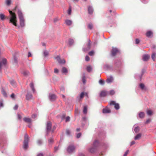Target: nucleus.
Here are the masks:
<instances>
[{
	"label": "nucleus",
	"instance_id": "1",
	"mask_svg": "<svg viewBox=\"0 0 156 156\" xmlns=\"http://www.w3.org/2000/svg\"><path fill=\"white\" fill-rule=\"evenodd\" d=\"M9 23H12L15 26H17V19L15 13L12 11L9 10Z\"/></svg>",
	"mask_w": 156,
	"mask_h": 156
},
{
	"label": "nucleus",
	"instance_id": "2",
	"mask_svg": "<svg viewBox=\"0 0 156 156\" xmlns=\"http://www.w3.org/2000/svg\"><path fill=\"white\" fill-rule=\"evenodd\" d=\"M18 14L20 20V25L22 27H23L25 25V23L22 13L21 11L19 10L18 11Z\"/></svg>",
	"mask_w": 156,
	"mask_h": 156
},
{
	"label": "nucleus",
	"instance_id": "3",
	"mask_svg": "<svg viewBox=\"0 0 156 156\" xmlns=\"http://www.w3.org/2000/svg\"><path fill=\"white\" fill-rule=\"evenodd\" d=\"M29 140L28 135L25 133L24 136L23 148L24 149H27L28 147V143Z\"/></svg>",
	"mask_w": 156,
	"mask_h": 156
},
{
	"label": "nucleus",
	"instance_id": "4",
	"mask_svg": "<svg viewBox=\"0 0 156 156\" xmlns=\"http://www.w3.org/2000/svg\"><path fill=\"white\" fill-rule=\"evenodd\" d=\"M99 143L97 140H95L93 143V147L89 149V151L91 153H94L97 147L99 145Z\"/></svg>",
	"mask_w": 156,
	"mask_h": 156
},
{
	"label": "nucleus",
	"instance_id": "5",
	"mask_svg": "<svg viewBox=\"0 0 156 156\" xmlns=\"http://www.w3.org/2000/svg\"><path fill=\"white\" fill-rule=\"evenodd\" d=\"M7 60L6 59L3 58L0 62V72L3 69L5 68L6 66Z\"/></svg>",
	"mask_w": 156,
	"mask_h": 156
},
{
	"label": "nucleus",
	"instance_id": "6",
	"mask_svg": "<svg viewBox=\"0 0 156 156\" xmlns=\"http://www.w3.org/2000/svg\"><path fill=\"white\" fill-rule=\"evenodd\" d=\"M52 124L50 122H48L46 124V135H48L49 132L51 130Z\"/></svg>",
	"mask_w": 156,
	"mask_h": 156
},
{
	"label": "nucleus",
	"instance_id": "7",
	"mask_svg": "<svg viewBox=\"0 0 156 156\" xmlns=\"http://www.w3.org/2000/svg\"><path fill=\"white\" fill-rule=\"evenodd\" d=\"M85 47L83 48V50L84 51H86L89 50L91 48L90 41L89 40V42L85 45Z\"/></svg>",
	"mask_w": 156,
	"mask_h": 156
},
{
	"label": "nucleus",
	"instance_id": "8",
	"mask_svg": "<svg viewBox=\"0 0 156 156\" xmlns=\"http://www.w3.org/2000/svg\"><path fill=\"white\" fill-rule=\"evenodd\" d=\"M110 105H114V108L116 110H118L119 109L120 106L119 104L118 103H116L114 101H111L110 102Z\"/></svg>",
	"mask_w": 156,
	"mask_h": 156
},
{
	"label": "nucleus",
	"instance_id": "9",
	"mask_svg": "<svg viewBox=\"0 0 156 156\" xmlns=\"http://www.w3.org/2000/svg\"><path fill=\"white\" fill-rule=\"evenodd\" d=\"M75 147L73 145H69L67 148V151L69 153L71 154L75 151Z\"/></svg>",
	"mask_w": 156,
	"mask_h": 156
},
{
	"label": "nucleus",
	"instance_id": "10",
	"mask_svg": "<svg viewBox=\"0 0 156 156\" xmlns=\"http://www.w3.org/2000/svg\"><path fill=\"white\" fill-rule=\"evenodd\" d=\"M119 51L117 48H113L111 51V55L112 56H115L119 52Z\"/></svg>",
	"mask_w": 156,
	"mask_h": 156
},
{
	"label": "nucleus",
	"instance_id": "11",
	"mask_svg": "<svg viewBox=\"0 0 156 156\" xmlns=\"http://www.w3.org/2000/svg\"><path fill=\"white\" fill-rule=\"evenodd\" d=\"M49 99L51 101H53L56 98V96L54 94H50L49 95Z\"/></svg>",
	"mask_w": 156,
	"mask_h": 156
},
{
	"label": "nucleus",
	"instance_id": "12",
	"mask_svg": "<svg viewBox=\"0 0 156 156\" xmlns=\"http://www.w3.org/2000/svg\"><path fill=\"white\" fill-rule=\"evenodd\" d=\"M108 91L105 90L101 91L100 94V96L101 97H105L107 95H108Z\"/></svg>",
	"mask_w": 156,
	"mask_h": 156
},
{
	"label": "nucleus",
	"instance_id": "13",
	"mask_svg": "<svg viewBox=\"0 0 156 156\" xmlns=\"http://www.w3.org/2000/svg\"><path fill=\"white\" fill-rule=\"evenodd\" d=\"M55 58L57 60L58 63L60 64L64 63L65 62V60L64 59H61L58 56L56 57Z\"/></svg>",
	"mask_w": 156,
	"mask_h": 156
},
{
	"label": "nucleus",
	"instance_id": "14",
	"mask_svg": "<svg viewBox=\"0 0 156 156\" xmlns=\"http://www.w3.org/2000/svg\"><path fill=\"white\" fill-rule=\"evenodd\" d=\"M150 58V56L148 55H143V59L144 61H147Z\"/></svg>",
	"mask_w": 156,
	"mask_h": 156
},
{
	"label": "nucleus",
	"instance_id": "15",
	"mask_svg": "<svg viewBox=\"0 0 156 156\" xmlns=\"http://www.w3.org/2000/svg\"><path fill=\"white\" fill-rule=\"evenodd\" d=\"M102 112L104 113H109L111 112V110L108 108H106L103 109Z\"/></svg>",
	"mask_w": 156,
	"mask_h": 156
},
{
	"label": "nucleus",
	"instance_id": "16",
	"mask_svg": "<svg viewBox=\"0 0 156 156\" xmlns=\"http://www.w3.org/2000/svg\"><path fill=\"white\" fill-rule=\"evenodd\" d=\"M103 68L105 70H110L112 69V67L109 65L106 64L104 66Z\"/></svg>",
	"mask_w": 156,
	"mask_h": 156
},
{
	"label": "nucleus",
	"instance_id": "17",
	"mask_svg": "<svg viewBox=\"0 0 156 156\" xmlns=\"http://www.w3.org/2000/svg\"><path fill=\"white\" fill-rule=\"evenodd\" d=\"M114 79L112 76H110L106 80V82L108 83H111L112 82Z\"/></svg>",
	"mask_w": 156,
	"mask_h": 156
},
{
	"label": "nucleus",
	"instance_id": "18",
	"mask_svg": "<svg viewBox=\"0 0 156 156\" xmlns=\"http://www.w3.org/2000/svg\"><path fill=\"white\" fill-rule=\"evenodd\" d=\"M23 120L25 122L27 123H30L31 122V119L29 118L25 117L23 119Z\"/></svg>",
	"mask_w": 156,
	"mask_h": 156
},
{
	"label": "nucleus",
	"instance_id": "19",
	"mask_svg": "<svg viewBox=\"0 0 156 156\" xmlns=\"http://www.w3.org/2000/svg\"><path fill=\"white\" fill-rule=\"evenodd\" d=\"M88 13L90 14H91L93 12V9L91 6H89L88 8Z\"/></svg>",
	"mask_w": 156,
	"mask_h": 156
},
{
	"label": "nucleus",
	"instance_id": "20",
	"mask_svg": "<svg viewBox=\"0 0 156 156\" xmlns=\"http://www.w3.org/2000/svg\"><path fill=\"white\" fill-rule=\"evenodd\" d=\"M146 35L147 37H150L152 35L153 33L151 31H149L146 33Z\"/></svg>",
	"mask_w": 156,
	"mask_h": 156
},
{
	"label": "nucleus",
	"instance_id": "21",
	"mask_svg": "<svg viewBox=\"0 0 156 156\" xmlns=\"http://www.w3.org/2000/svg\"><path fill=\"white\" fill-rule=\"evenodd\" d=\"M65 23L67 25L70 26L72 24V21L70 20H65Z\"/></svg>",
	"mask_w": 156,
	"mask_h": 156
},
{
	"label": "nucleus",
	"instance_id": "22",
	"mask_svg": "<svg viewBox=\"0 0 156 156\" xmlns=\"http://www.w3.org/2000/svg\"><path fill=\"white\" fill-rule=\"evenodd\" d=\"M32 98V94H30L28 93L26 96V99L27 100H30Z\"/></svg>",
	"mask_w": 156,
	"mask_h": 156
},
{
	"label": "nucleus",
	"instance_id": "23",
	"mask_svg": "<svg viewBox=\"0 0 156 156\" xmlns=\"http://www.w3.org/2000/svg\"><path fill=\"white\" fill-rule=\"evenodd\" d=\"M147 113L148 115H151L153 114V112L150 109H147Z\"/></svg>",
	"mask_w": 156,
	"mask_h": 156
},
{
	"label": "nucleus",
	"instance_id": "24",
	"mask_svg": "<svg viewBox=\"0 0 156 156\" xmlns=\"http://www.w3.org/2000/svg\"><path fill=\"white\" fill-rule=\"evenodd\" d=\"M30 86L33 92L34 93L35 91V89L34 88V83L33 82H31L30 83Z\"/></svg>",
	"mask_w": 156,
	"mask_h": 156
},
{
	"label": "nucleus",
	"instance_id": "25",
	"mask_svg": "<svg viewBox=\"0 0 156 156\" xmlns=\"http://www.w3.org/2000/svg\"><path fill=\"white\" fill-rule=\"evenodd\" d=\"M87 106H85L84 107L83 110V114H86L87 112Z\"/></svg>",
	"mask_w": 156,
	"mask_h": 156
},
{
	"label": "nucleus",
	"instance_id": "26",
	"mask_svg": "<svg viewBox=\"0 0 156 156\" xmlns=\"http://www.w3.org/2000/svg\"><path fill=\"white\" fill-rule=\"evenodd\" d=\"M62 72L63 73H67V70L65 67H63L62 68Z\"/></svg>",
	"mask_w": 156,
	"mask_h": 156
},
{
	"label": "nucleus",
	"instance_id": "27",
	"mask_svg": "<svg viewBox=\"0 0 156 156\" xmlns=\"http://www.w3.org/2000/svg\"><path fill=\"white\" fill-rule=\"evenodd\" d=\"M141 134L140 133H139L136 136L134 139L135 140H138L141 137Z\"/></svg>",
	"mask_w": 156,
	"mask_h": 156
},
{
	"label": "nucleus",
	"instance_id": "28",
	"mask_svg": "<svg viewBox=\"0 0 156 156\" xmlns=\"http://www.w3.org/2000/svg\"><path fill=\"white\" fill-rule=\"evenodd\" d=\"M10 82L11 85L14 87H15L16 86V83L14 80H11Z\"/></svg>",
	"mask_w": 156,
	"mask_h": 156
},
{
	"label": "nucleus",
	"instance_id": "29",
	"mask_svg": "<svg viewBox=\"0 0 156 156\" xmlns=\"http://www.w3.org/2000/svg\"><path fill=\"white\" fill-rule=\"evenodd\" d=\"M82 80L83 83L84 84H85V83H86V79H85V73H84L83 74V76H82Z\"/></svg>",
	"mask_w": 156,
	"mask_h": 156
},
{
	"label": "nucleus",
	"instance_id": "30",
	"mask_svg": "<svg viewBox=\"0 0 156 156\" xmlns=\"http://www.w3.org/2000/svg\"><path fill=\"white\" fill-rule=\"evenodd\" d=\"M139 115L140 118H142L144 117L145 114L144 112H141L139 113Z\"/></svg>",
	"mask_w": 156,
	"mask_h": 156
},
{
	"label": "nucleus",
	"instance_id": "31",
	"mask_svg": "<svg viewBox=\"0 0 156 156\" xmlns=\"http://www.w3.org/2000/svg\"><path fill=\"white\" fill-rule=\"evenodd\" d=\"M74 43V41L73 39H70L69 41V44L70 46L72 45Z\"/></svg>",
	"mask_w": 156,
	"mask_h": 156
},
{
	"label": "nucleus",
	"instance_id": "32",
	"mask_svg": "<svg viewBox=\"0 0 156 156\" xmlns=\"http://www.w3.org/2000/svg\"><path fill=\"white\" fill-rule=\"evenodd\" d=\"M108 95H113L115 93V92L113 90H111L109 92H108Z\"/></svg>",
	"mask_w": 156,
	"mask_h": 156
},
{
	"label": "nucleus",
	"instance_id": "33",
	"mask_svg": "<svg viewBox=\"0 0 156 156\" xmlns=\"http://www.w3.org/2000/svg\"><path fill=\"white\" fill-rule=\"evenodd\" d=\"M88 28L90 30L92 29L93 28V24L91 23H89L88 25Z\"/></svg>",
	"mask_w": 156,
	"mask_h": 156
},
{
	"label": "nucleus",
	"instance_id": "34",
	"mask_svg": "<svg viewBox=\"0 0 156 156\" xmlns=\"http://www.w3.org/2000/svg\"><path fill=\"white\" fill-rule=\"evenodd\" d=\"M0 18L1 20H4L5 18V16L3 14L1 13L0 14Z\"/></svg>",
	"mask_w": 156,
	"mask_h": 156
},
{
	"label": "nucleus",
	"instance_id": "35",
	"mask_svg": "<svg viewBox=\"0 0 156 156\" xmlns=\"http://www.w3.org/2000/svg\"><path fill=\"white\" fill-rule=\"evenodd\" d=\"M6 143L7 141H2V143L1 144V146L2 147H3V146L4 147V146H5L6 145Z\"/></svg>",
	"mask_w": 156,
	"mask_h": 156
},
{
	"label": "nucleus",
	"instance_id": "36",
	"mask_svg": "<svg viewBox=\"0 0 156 156\" xmlns=\"http://www.w3.org/2000/svg\"><path fill=\"white\" fill-rule=\"evenodd\" d=\"M43 143L42 140L41 139H39L37 141V143L39 145H41Z\"/></svg>",
	"mask_w": 156,
	"mask_h": 156
},
{
	"label": "nucleus",
	"instance_id": "37",
	"mask_svg": "<svg viewBox=\"0 0 156 156\" xmlns=\"http://www.w3.org/2000/svg\"><path fill=\"white\" fill-rule=\"evenodd\" d=\"M23 74L24 75L26 76L29 74V72L26 70L24 71L23 72Z\"/></svg>",
	"mask_w": 156,
	"mask_h": 156
},
{
	"label": "nucleus",
	"instance_id": "38",
	"mask_svg": "<svg viewBox=\"0 0 156 156\" xmlns=\"http://www.w3.org/2000/svg\"><path fill=\"white\" fill-rule=\"evenodd\" d=\"M92 70V68L90 66H88L87 67V72H90Z\"/></svg>",
	"mask_w": 156,
	"mask_h": 156
},
{
	"label": "nucleus",
	"instance_id": "39",
	"mask_svg": "<svg viewBox=\"0 0 156 156\" xmlns=\"http://www.w3.org/2000/svg\"><path fill=\"white\" fill-rule=\"evenodd\" d=\"M2 94H3V95H4V96L5 97L7 96L6 93L4 89H2Z\"/></svg>",
	"mask_w": 156,
	"mask_h": 156
},
{
	"label": "nucleus",
	"instance_id": "40",
	"mask_svg": "<svg viewBox=\"0 0 156 156\" xmlns=\"http://www.w3.org/2000/svg\"><path fill=\"white\" fill-rule=\"evenodd\" d=\"M139 86H140V88L142 89H144L145 86L144 84H143V83H140V84Z\"/></svg>",
	"mask_w": 156,
	"mask_h": 156
},
{
	"label": "nucleus",
	"instance_id": "41",
	"mask_svg": "<svg viewBox=\"0 0 156 156\" xmlns=\"http://www.w3.org/2000/svg\"><path fill=\"white\" fill-rule=\"evenodd\" d=\"M71 12V7H69L68 11V14L69 15H70Z\"/></svg>",
	"mask_w": 156,
	"mask_h": 156
},
{
	"label": "nucleus",
	"instance_id": "42",
	"mask_svg": "<svg viewBox=\"0 0 156 156\" xmlns=\"http://www.w3.org/2000/svg\"><path fill=\"white\" fill-rule=\"evenodd\" d=\"M151 58L153 61L155 60V53H153L152 54L151 56Z\"/></svg>",
	"mask_w": 156,
	"mask_h": 156
},
{
	"label": "nucleus",
	"instance_id": "43",
	"mask_svg": "<svg viewBox=\"0 0 156 156\" xmlns=\"http://www.w3.org/2000/svg\"><path fill=\"white\" fill-rule=\"evenodd\" d=\"M99 83L101 85H103L104 84V81L102 80H100L99 81Z\"/></svg>",
	"mask_w": 156,
	"mask_h": 156
},
{
	"label": "nucleus",
	"instance_id": "44",
	"mask_svg": "<svg viewBox=\"0 0 156 156\" xmlns=\"http://www.w3.org/2000/svg\"><path fill=\"white\" fill-rule=\"evenodd\" d=\"M139 128L138 127H136L134 129L135 132L137 133L139 132Z\"/></svg>",
	"mask_w": 156,
	"mask_h": 156
},
{
	"label": "nucleus",
	"instance_id": "45",
	"mask_svg": "<svg viewBox=\"0 0 156 156\" xmlns=\"http://www.w3.org/2000/svg\"><path fill=\"white\" fill-rule=\"evenodd\" d=\"M6 4L7 5H9L11 4V0H6Z\"/></svg>",
	"mask_w": 156,
	"mask_h": 156
},
{
	"label": "nucleus",
	"instance_id": "46",
	"mask_svg": "<svg viewBox=\"0 0 156 156\" xmlns=\"http://www.w3.org/2000/svg\"><path fill=\"white\" fill-rule=\"evenodd\" d=\"M94 53V51H91L89 52V55L90 56H92Z\"/></svg>",
	"mask_w": 156,
	"mask_h": 156
},
{
	"label": "nucleus",
	"instance_id": "47",
	"mask_svg": "<svg viewBox=\"0 0 156 156\" xmlns=\"http://www.w3.org/2000/svg\"><path fill=\"white\" fill-rule=\"evenodd\" d=\"M84 92H82L81 93V94H80V99L82 98H83V96H84Z\"/></svg>",
	"mask_w": 156,
	"mask_h": 156
},
{
	"label": "nucleus",
	"instance_id": "48",
	"mask_svg": "<svg viewBox=\"0 0 156 156\" xmlns=\"http://www.w3.org/2000/svg\"><path fill=\"white\" fill-rule=\"evenodd\" d=\"M48 52L47 51H44V55L45 56H47L48 55Z\"/></svg>",
	"mask_w": 156,
	"mask_h": 156
},
{
	"label": "nucleus",
	"instance_id": "49",
	"mask_svg": "<svg viewBox=\"0 0 156 156\" xmlns=\"http://www.w3.org/2000/svg\"><path fill=\"white\" fill-rule=\"evenodd\" d=\"M53 140L52 138H50L48 140V142L50 144L52 143L53 142Z\"/></svg>",
	"mask_w": 156,
	"mask_h": 156
},
{
	"label": "nucleus",
	"instance_id": "50",
	"mask_svg": "<svg viewBox=\"0 0 156 156\" xmlns=\"http://www.w3.org/2000/svg\"><path fill=\"white\" fill-rule=\"evenodd\" d=\"M81 133H79L78 134H76V137L77 138H80L81 136Z\"/></svg>",
	"mask_w": 156,
	"mask_h": 156
},
{
	"label": "nucleus",
	"instance_id": "51",
	"mask_svg": "<svg viewBox=\"0 0 156 156\" xmlns=\"http://www.w3.org/2000/svg\"><path fill=\"white\" fill-rule=\"evenodd\" d=\"M85 60L87 61H88L90 60V58L88 56H86L85 57Z\"/></svg>",
	"mask_w": 156,
	"mask_h": 156
},
{
	"label": "nucleus",
	"instance_id": "52",
	"mask_svg": "<svg viewBox=\"0 0 156 156\" xmlns=\"http://www.w3.org/2000/svg\"><path fill=\"white\" fill-rule=\"evenodd\" d=\"M70 117L69 116H67L66 118V122L69 121L70 120Z\"/></svg>",
	"mask_w": 156,
	"mask_h": 156
},
{
	"label": "nucleus",
	"instance_id": "53",
	"mask_svg": "<svg viewBox=\"0 0 156 156\" xmlns=\"http://www.w3.org/2000/svg\"><path fill=\"white\" fill-rule=\"evenodd\" d=\"M66 133L67 135H69L70 133V131L69 129L67 130H66Z\"/></svg>",
	"mask_w": 156,
	"mask_h": 156
},
{
	"label": "nucleus",
	"instance_id": "54",
	"mask_svg": "<svg viewBox=\"0 0 156 156\" xmlns=\"http://www.w3.org/2000/svg\"><path fill=\"white\" fill-rule=\"evenodd\" d=\"M54 72L55 73H57L58 72V70L57 69H55L54 70Z\"/></svg>",
	"mask_w": 156,
	"mask_h": 156
},
{
	"label": "nucleus",
	"instance_id": "55",
	"mask_svg": "<svg viewBox=\"0 0 156 156\" xmlns=\"http://www.w3.org/2000/svg\"><path fill=\"white\" fill-rule=\"evenodd\" d=\"M18 105H16L14 107L13 109L15 110H16L18 109Z\"/></svg>",
	"mask_w": 156,
	"mask_h": 156
},
{
	"label": "nucleus",
	"instance_id": "56",
	"mask_svg": "<svg viewBox=\"0 0 156 156\" xmlns=\"http://www.w3.org/2000/svg\"><path fill=\"white\" fill-rule=\"evenodd\" d=\"M151 121V119H148L146 121V122L145 123L146 124H148V123H149V122H150Z\"/></svg>",
	"mask_w": 156,
	"mask_h": 156
},
{
	"label": "nucleus",
	"instance_id": "57",
	"mask_svg": "<svg viewBox=\"0 0 156 156\" xmlns=\"http://www.w3.org/2000/svg\"><path fill=\"white\" fill-rule=\"evenodd\" d=\"M31 117L32 118H35L37 117V115L35 114H33L32 115Z\"/></svg>",
	"mask_w": 156,
	"mask_h": 156
},
{
	"label": "nucleus",
	"instance_id": "58",
	"mask_svg": "<svg viewBox=\"0 0 156 156\" xmlns=\"http://www.w3.org/2000/svg\"><path fill=\"white\" fill-rule=\"evenodd\" d=\"M11 97L12 98H15V94L14 93H12L11 95Z\"/></svg>",
	"mask_w": 156,
	"mask_h": 156
},
{
	"label": "nucleus",
	"instance_id": "59",
	"mask_svg": "<svg viewBox=\"0 0 156 156\" xmlns=\"http://www.w3.org/2000/svg\"><path fill=\"white\" fill-rule=\"evenodd\" d=\"M135 42L136 44H138L140 42V40L138 39H136Z\"/></svg>",
	"mask_w": 156,
	"mask_h": 156
},
{
	"label": "nucleus",
	"instance_id": "60",
	"mask_svg": "<svg viewBox=\"0 0 156 156\" xmlns=\"http://www.w3.org/2000/svg\"><path fill=\"white\" fill-rule=\"evenodd\" d=\"M104 148H105L107 147V145L106 144H103L102 145Z\"/></svg>",
	"mask_w": 156,
	"mask_h": 156
},
{
	"label": "nucleus",
	"instance_id": "61",
	"mask_svg": "<svg viewBox=\"0 0 156 156\" xmlns=\"http://www.w3.org/2000/svg\"><path fill=\"white\" fill-rule=\"evenodd\" d=\"M17 116L18 118L19 119H21V116L20 114H18Z\"/></svg>",
	"mask_w": 156,
	"mask_h": 156
},
{
	"label": "nucleus",
	"instance_id": "62",
	"mask_svg": "<svg viewBox=\"0 0 156 156\" xmlns=\"http://www.w3.org/2000/svg\"><path fill=\"white\" fill-rule=\"evenodd\" d=\"M56 128V127L55 126H53V129L51 131L52 133L54 132V130Z\"/></svg>",
	"mask_w": 156,
	"mask_h": 156
},
{
	"label": "nucleus",
	"instance_id": "63",
	"mask_svg": "<svg viewBox=\"0 0 156 156\" xmlns=\"http://www.w3.org/2000/svg\"><path fill=\"white\" fill-rule=\"evenodd\" d=\"M79 156H85V155L82 153H80L79 154Z\"/></svg>",
	"mask_w": 156,
	"mask_h": 156
},
{
	"label": "nucleus",
	"instance_id": "64",
	"mask_svg": "<svg viewBox=\"0 0 156 156\" xmlns=\"http://www.w3.org/2000/svg\"><path fill=\"white\" fill-rule=\"evenodd\" d=\"M37 156H43V154L42 153H40L39 154H38Z\"/></svg>",
	"mask_w": 156,
	"mask_h": 156
}]
</instances>
